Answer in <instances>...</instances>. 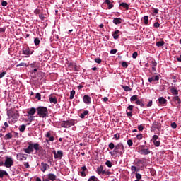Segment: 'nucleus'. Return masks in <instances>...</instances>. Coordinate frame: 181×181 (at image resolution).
Here are the masks:
<instances>
[{
	"label": "nucleus",
	"mask_w": 181,
	"mask_h": 181,
	"mask_svg": "<svg viewBox=\"0 0 181 181\" xmlns=\"http://www.w3.org/2000/svg\"><path fill=\"white\" fill-rule=\"evenodd\" d=\"M25 129H26V125L23 124V125H21V126L19 127V131H20L21 132H25Z\"/></svg>",
	"instance_id": "c85d7f7f"
},
{
	"label": "nucleus",
	"mask_w": 181,
	"mask_h": 181,
	"mask_svg": "<svg viewBox=\"0 0 181 181\" xmlns=\"http://www.w3.org/2000/svg\"><path fill=\"white\" fill-rule=\"evenodd\" d=\"M132 57H133V59H136V57H138V52H134L132 54Z\"/></svg>",
	"instance_id": "3c124183"
},
{
	"label": "nucleus",
	"mask_w": 181,
	"mask_h": 181,
	"mask_svg": "<svg viewBox=\"0 0 181 181\" xmlns=\"http://www.w3.org/2000/svg\"><path fill=\"white\" fill-rule=\"evenodd\" d=\"M52 153L54 154V159H62L63 158V151L59 150L57 152L56 151H53Z\"/></svg>",
	"instance_id": "0eeeda50"
},
{
	"label": "nucleus",
	"mask_w": 181,
	"mask_h": 181,
	"mask_svg": "<svg viewBox=\"0 0 181 181\" xmlns=\"http://www.w3.org/2000/svg\"><path fill=\"white\" fill-rule=\"evenodd\" d=\"M101 175H111V173L107 170H103Z\"/></svg>",
	"instance_id": "79ce46f5"
},
{
	"label": "nucleus",
	"mask_w": 181,
	"mask_h": 181,
	"mask_svg": "<svg viewBox=\"0 0 181 181\" xmlns=\"http://www.w3.org/2000/svg\"><path fill=\"white\" fill-rule=\"evenodd\" d=\"M23 53L25 56H29V54H30V51L29 50V48H25V49L23 50Z\"/></svg>",
	"instance_id": "bb28decb"
},
{
	"label": "nucleus",
	"mask_w": 181,
	"mask_h": 181,
	"mask_svg": "<svg viewBox=\"0 0 181 181\" xmlns=\"http://www.w3.org/2000/svg\"><path fill=\"white\" fill-rule=\"evenodd\" d=\"M13 136L11 133H8L5 135L4 139H11Z\"/></svg>",
	"instance_id": "f704fd0d"
},
{
	"label": "nucleus",
	"mask_w": 181,
	"mask_h": 181,
	"mask_svg": "<svg viewBox=\"0 0 181 181\" xmlns=\"http://www.w3.org/2000/svg\"><path fill=\"white\" fill-rule=\"evenodd\" d=\"M34 43L35 46H39V45H40V40H39V38H35L34 40Z\"/></svg>",
	"instance_id": "c9c22d12"
},
{
	"label": "nucleus",
	"mask_w": 181,
	"mask_h": 181,
	"mask_svg": "<svg viewBox=\"0 0 181 181\" xmlns=\"http://www.w3.org/2000/svg\"><path fill=\"white\" fill-rule=\"evenodd\" d=\"M87 115H88V110H85L83 111V113H81V115H79L80 118H86V117H87Z\"/></svg>",
	"instance_id": "4be33fe9"
},
{
	"label": "nucleus",
	"mask_w": 181,
	"mask_h": 181,
	"mask_svg": "<svg viewBox=\"0 0 181 181\" xmlns=\"http://www.w3.org/2000/svg\"><path fill=\"white\" fill-rule=\"evenodd\" d=\"M16 67H28V65L26 64V63L21 62V63L17 64Z\"/></svg>",
	"instance_id": "72a5a7b5"
},
{
	"label": "nucleus",
	"mask_w": 181,
	"mask_h": 181,
	"mask_svg": "<svg viewBox=\"0 0 181 181\" xmlns=\"http://www.w3.org/2000/svg\"><path fill=\"white\" fill-rule=\"evenodd\" d=\"M105 165H106V166H107V168H112V163L110 160H107L105 162Z\"/></svg>",
	"instance_id": "4c0bfd02"
},
{
	"label": "nucleus",
	"mask_w": 181,
	"mask_h": 181,
	"mask_svg": "<svg viewBox=\"0 0 181 181\" xmlns=\"http://www.w3.org/2000/svg\"><path fill=\"white\" fill-rule=\"evenodd\" d=\"M7 115L10 118L11 117L13 118V119H15V118H16V117H18V114L15 115V114H13V112H7Z\"/></svg>",
	"instance_id": "412c9836"
},
{
	"label": "nucleus",
	"mask_w": 181,
	"mask_h": 181,
	"mask_svg": "<svg viewBox=\"0 0 181 181\" xmlns=\"http://www.w3.org/2000/svg\"><path fill=\"white\" fill-rule=\"evenodd\" d=\"M173 101H174L177 107H179V105H180L181 100H180V98H179V96L177 95L174 96L173 98Z\"/></svg>",
	"instance_id": "ddd939ff"
},
{
	"label": "nucleus",
	"mask_w": 181,
	"mask_h": 181,
	"mask_svg": "<svg viewBox=\"0 0 181 181\" xmlns=\"http://www.w3.org/2000/svg\"><path fill=\"white\" fill-rule=\"evenodd\" d=\"M136 178L137 180H141L142 179V175L138 173H136Z\"/></svg>",
	"instance_id": "37998d69"
},
{
	"label": "nucleus",
	"mask_w": 181,
	"mask_h": 181,
	"mask_svg": "<svg viewBox=\"0 0 181 181\" xmlns=\"http://www.w3.org/2000/svg\"><path fill=\"white\" fill-rule=\"evenodd\" d=\"M142 134H139L136 135V138L137 139H139V141H141V139H142Z\"/></svg>",
	"instance_id": "603ef678"
},
{
	"label": "nucleus",
	"mask_w": 181,
	"mask_h": 181,
	"mask_svg": "<svg viewBox=\"0 0 181 181\" xmlns=\"http://www.w3.org/2000/svg\"><path fill=\"white\" fill-rule=\"evenodd\" d=\"M170 92H171V94H173V95H177V94H179V90L175 89V87H172L170 88Z\"/></svg>",
	"instance_id": "6ab92c4d"
},
{
	"label": "nucleus",
	"mask_w": 181,
	"mask_h": 181,
	"mask_svg": "<svg viewBox=\"0 0 181 181\" xmlns=\"http://www.w3.org/2000/svg\"><path fill=\"white\" fill-rule=\"evenodd\" d=\"M103 169L104 166L100 165L96 170V173H98V175H102Z\"/></svg>",
	"instance_id": "a211bd4d"
},
{
	"label": "nucleus",
	"mask_w": 181,
	"mask_h": 181,
	"mask_svg": "<svg viewBox=\"0 0 181 181\" xmlns=\"http://www.w3.org/2000/svg\"><path fill=\"white\" fill-rule=\"evenodd\" d=\"M37 115L40 117V118H45L47 117V107H39L37 109Z\"/></svg>",
	"instance_id": "7ed1b4c3"
},
{
	"label": "nucleus",
	"mask_w": 181,
	"mask_h": 181,
	"mask_svg": "<svg viewBox=\"0 0 181 181\" xmlns=\"http://www.w3.org/2000/svg\"><path fill=\"white\" fill-rule=\"evenodd\" d=\"M137 105H140V107H144V102H142V100H137L135 103Z\"/></svg>",
	"instance_id": "cd10ccee"
},
{
	"label": "nucleus",
	"mask_w": 181,
	"mask_h": 181,
	"mask_svg": "<svg viewBox=\"0 0 181 181\" xmlns=\"http://www.w3.org/2000/svg\"><path fill=\"white\" fill-rule=\"evenodd\" d=\"M28 119L30 121V122H32V121H35V116H30Z\"/></svg>",
	"instance_id": "09e8293b"
},
{
	"label": "nucleus",
	"mask_w": 181,
	"mask_h": 181,
	"mask_svg": "<svg viewBox=\"0 0 181 181\" xmlns=\"http://www.w3.org/2000/svg\"><path fill=\"white\" fill-rule=\"evenodd\" d=\"M144 25H148L149 22V17L148 16H144Z\"/></svg>",
	"instance_id": "2f4dec72"
},
{
	"label": "nucleus",
	"mask_w": 181,
	"mask_h": 181,
	"mask_svg": "<svg viewBox=\"0 0 181 181\" xmlns=\"http://www.w3.org/2000/svg\"><path fill=\"white\" fill-rule=\"evenodd\" d=\"M16 158L18 160H20V162H23V160H26V159H28V155L24 154L23 153H18L16 155Z\"/></svg>",
	"instance_id": "423d86ee"
},
{
	"label": "nucleus",
	"mask_w": 181,
	"mask_h": 181,
	"mask_svg": "<svg viewBox=\"0 0 181 181\" xmlns=\"http://www.w3.org/2000/svg\"><path fill=\"white\" fill-rule=\"evenodd\" d=\"M139 153L140 155H149L151 150H149V148H140Z\"/></svg>",
	"instance_id": "9b49d317"
},
{
	"label": "nucleus",
	"mask_w": 181,
	"mask_h": 181,
	"mask_svg": "<svg viewBox=\"0 0 181 181\" xmlns=\"http://www.w3.org/2000/svg\"><path fill=\"white\" fill-rule=\"evenodd\" d=\"M76 94V91L74 90H72L70 93V100H73V98H74V95Z\"/></svg>",
	"instance_id": "473e14b6"
},
{
	"label": "nucleus",
	"mask_w": 181,
	"mask_h": 181,
	"mask_svg": "<svg viewBox=\"0 0 181 181\" xmlns=\"http://www.w3.org/2000/svg\"><path fill=\"white\" fill-rule=\"evenodd\" d=\"M4 166L6 168H12L13 166V158L12 157H7L4 162Z\"/></svg>",
	"instance_id": "39448f33"
},
{
	"label": "nucleus",
	"mask_w": 181,
	"mask_h": 181,
	"mask_svg": "<svg viewBox=\"0 0 181 181\" xmlns=\"http://www.w3.org/2000/svg\"><path fill=\"white\" fill-rule=\"evenodd\" d=\"M127 145L129 146H132V145H134V143L132 142V140L129 139L127 141Z\"/></svg>",
	"instance_id": "49530a36"
},
{
	"label": "nucleus",
	"mask_w": 181,
	"mask_h": 181,
	"mask_svg": "<svg viewBox=\"0 0 181 181\" xmlns=\"http://www.w3.org/2000/svg\"><path fill=\"white\" fill-rule=\"evenodd\" d=\"M153 81H159V76L156 75L155 76H153Z\"/></svg>",
	"instance_id": "8fccbe9b"
},
{
	"label": "nucleus",
	"mask_w": 181,
	"mask_h": 181,
	"mask_svg": "<svg viewBox=\"0 0 181 181\" xmlns=\"http://www.w3.org/2000/svg\"><path fill=\"white\" fill-rule=\"evenodd\" d=\"M119 6H122V8H124V9H127V11L129 9V5H128L127 3H121Z\"/></svg>",
	"instance_id": "5701e85b"
},
{
	"label": "nucleus",
	"mask_w": 181,
	"mask_h": 181,
	"mask_svg": "<svg viewBox=\"0 0 181 181\" xmlns=\"http://www.w3.org/2000/svg\"><path fill=\"white\" fill-rule=\"evenodd\" d=\"M45 137L48 138V139H46V142L47 143L53 142V141H54V137L52 136V133H50V132H47V134H45Z\"/></svg>",
	"instance_id": "1a4fd4ad"
},
{
	"label": "nucleus",
	"mask_w": 181,
	"mask_h": 181,
	"mask_svg": "<svg viewBox=\"0 0 181 181\" xmlns=\"http://www.w3.org/2000/svg\"><path fill=\"white\" fill-rule=\"evenodd\" d=\"M163 45H165V42L163 41H158L156 42V46H158V47H162Z\"/></svg>",
	"instance_id": "7c9ffc66"
},
{
	"label": "nucleus",
	"mask_w": 181,
	"mask_h": 181,
	"mask_svg": "<svg viewBox=\"0 0 181 181\" xmlns=\"http://www.w3.org/2000/svg\"><path fill=\"white\" fill-rule=\"evenodd\" d=\"M113 23H115V25H119L121 23V18H114Z\"/></svg>",
	"instance_id": "b1692460"
},
{
	"label": "nucleus",
	"mask_w": 181,
	"mask_h": 181,
	"mask_svg": "<svg viewBox=\"0 0 181 181\" xmlns=\"http://www.w3.org/2000/svg\"><path fill=\"white\" fill-rule=\"evenodd\" d=\"M105 4L108 6V9H112V8H114V4L111 3V1L105 0Z\"/></svg>",
	"instance_id": "aec40b11"
},
{
	"label": "nucleus",
	"mask_w": 181,
	"mask_h": 181,
	"mask_svg": "<svg viewBox=\"0 0 181 181\" xmlns=\"http://www.w3.org/2000/svg\"><path fill=\"white\" fill-rule=\"evenodd\" d=\"M127 110H129V111H132V110H134V105H130L128 106Z\"/></svg>",
	"instance_id": "bf43d9fd"
},
{
	"label": "nucleus",
	"mask_w": 181,
	"mask_h": 181,
	"mask_svg": "<svg viewBox=\"0 0 181 181\" xmlns=\"http://www.w3.org/2000/svg\"><path fill=\"white\" fill-rule=\"evenodd\" d=\"M47 169H50V166L49 165V164L45 163L43 162L41 163V172H43L45 173V172L47 171Z\"/></svg>",
	"instance_id": "9d476101"
},
{
	"label": "nucleus",
	"mask_w": 181,
	"mask_h": 181,
	"mask_svg": "<svg viewBox=\"0 0 181 181\" xmlns=\"http://www.w3.org/2000/svg\"><path fill=\"white\" fill-rule=\"evenodd\" d=\"M87 167L85 165L79 168V175L82 176V177H86L87 176Z\"/></svg>",
	"instance_id": "6e6552de"
},
{
	"label": "nucleus",
	"mask_w": 181,
	"mask_h": 181,
	"mask_svg": "<svg viewBox=\"0 0 181 181\" xmlns=\"http://www.w3.org/2000/svg\"><path fill=\"white\" fill-rule=\"evenodd\" d=\"M74 124H76V121L73 119L64 121L61 123V127L62 128H70V127L74 125Z\"/></svg>",
	"instance_id": "20e7f679"
},
{
	"label": "nucleus",
	"mask_w": 181,
	"mask_h": 181,
	"mask_svg": "<svg viewBox=\"0 0 181 181\" xmlns=\"http://www.w3.org/2000/svg\"><path fill=\"white\" fill-rule=\"evenodd\" d=\"M159 26H160V24L158 22L154 23V28H159Z\"/></svg>",
	"instance_id": "338daca9"
},
{
	"label": "nucleus",
	"mask_w": 181,
	"mask_h": 181,
	"mask_svg": "<svg viewBox=\"0 0 181 181\" xmlns=\"http://www.w3.org/2000/svg\"><path fill=\"white\" fill-rule=\"evenodd\" d=\"M108 146L111 150L114 149V148H115V145L114 144V143H110Z\"/></svg>",
	"instance_id": "a18cd8bd"
},
{
	"label": "nucleus",
	"mask_w": 181,
	"mask_h": 181,
	"mask_svg": "<svg viewBox=\"0 0 181 181\" xmlns=\"http://www.w3.org/2000/svg\"><path fill=\"white\" fill-rule=\"evenodd\" d=\"M166 101H167L166 99H165V98H163V97L158 99L159 104H161V105L166 104Z\"/></svg>",
	"instance_id": "a878e982"
},
{
	"label": "nucleus",
	"mask_w": 181,
	"mask_h": 181,
	"mask_svg": "<svg viewBox=\"0 0 181 181\" xmlns=\"http://www.w3.org/2000/svg\"><path fill=\"white\" fill-rule=\"evenodd\" d=\"M27 114L29 116L35 115V114H36V109L35 107H31L28 110Z\"/></svg>",
	"instance_id": "4468645a"
},
{
	"label": "nucleus",
	"mask_w": 181,
	"mask_h": 181,
	"mask_svg": "<svg viewBox=\"0 0 181 181\" xmlns=\"http://www.w3.org/2000/svg\"><path fill=\"white\" fill-rule=\"evenodd\" d=\"M47 177H48V179L52 181H54L56 179H57V177L54 173H49L47 175Z\"/></svg>",
	"instance_id": "2eb2a0df"
},
{
	"label": "nucleus",
	"mask_w": 181,
	"mask_h": 181,
	"mask_svg": "<svg viewBox=\"0 0 181 181\" xmlns=\"http://www.w3.org/2000/svg\"><path fill=\"white\" fill-rule=\"evenodd\" d=\"M88 181H98V178H97L94 175H92L90 177V178L88 180Z\"/></svg>",
	"instance_id": "c756f323"
},
{
	"label": "nucleus",
	"mask_w": 181,
	"mask_h": 181,
	"mask_svg": "<svg viewBox=\"0 0 181 181\" xmlns=\"http://www.w3.org/2000/svg\"><path fill=\"white\" fill-rule=\"evenodd\" d=\"M138 129L139 131H144V126H142L141 124L138 126Z\"/></svg>",
	"instance_id": "680f3d73"
},
{
	"label": "nucleus",
	"mask_w": 181,
	"mask_h": 181,
	"mask_svg": "<svg viewBox=\"0 0 181 181\" xmlns=\"http://www.w3.org/2000/svg\"><path fill=\"white\" fill-rule=\"evenodd\" d=\"M176 127H177V125L176 124V122L171 123L172 128H173L175 129L176 128Z\"/></svg>",
	"instance_id": "052dcab7"
},
{
	"label": "nucleus",
	"mask_w": 181,
	"mask_h": 181,
	"mask_svg": "<svg viewBox=\"0 0 181 181\" xmlns=\"http://www.w3.org/2000/svg\"><path fill=\"white\" fill-rule=\"evenodd\" d=\"M153 144L155 145V146H160V141H153Z\"/></svg>",
	"instance_id": "a19ab883"
},
{
	"label": "nucleus",
	"mask_w": 181,
	"mask_h": 181,
	"mask_svg": "<svg viewBox=\"0 0 181 181\" xmlns=\"http://www.w3.org/2000/svg\"><path fill=\"white\" fill-rule=\"evenodd\" d=\"M8 175V173L4 170H0V178L2 179L4 176H6Z\"/></svg>",
	"instance_id": "393cba45"
},
{
	"label": "nucleus",
	"mask_w": 181,
	"mask_h": 181,
	"mask_svg": "<svg viewBox=\"0 0 181 181\" xmlns=\"http://www.w3.org/2000/svg\"><path fill=\"white\" fill-rule=\"evenodd\" d=\"M158 139H159V136L154 135V136H153L151 141H152V142H155V141H158Z\"/></svg>",
	"instance_id": "58836bf2"
},
{
	"label": "nucleus",
	"mask_w": 181,
	"mask_h": 181,
	"mask_svg": "<svg viewBox=\"0 0 181 181\" xmlns=\"http://www.w3.org/2000/svg\"><path fill=\"white\" fill-rule=\"evenodd\" d=\"M112 35L113 36V39H117L119 38V30H116L115 32L112 33Z\"/></svg>",
	"instance_id": "dca6fc26"
},
{
	"label": "nucleus",
	"mask_w": 181,
	"mask_h": 181,
	"mask_svg": "<svg viewBox=\"0 0 181 181\" xmlns=\"http://www.w3.org/2000/svg\"><path fill=\"white\" fill-rule=\"evenodd\" d=\"M131 170H132V173H135L136 172V167H135L134 165H132Z\"/></svg>",
	"instance_id": "c03bdc74"
},
{
	"label": "nucleus",
	"mask_w": 181,
	"mask_h": 181,
	"mask_svg": "<svg viewBox=\"0 0 181 181\" xmlns=\"http://www.w3.org/2000/svg\"><path fill=\"white\" fill-rule=\"evenodd\" d=\"M113 152L118 155V156H122L124 152H125V148L124 147V144H122V143L117 144L115 146Z\"/></svg>",
	"instance_id": "f03ea898"
},
{
	"label": "nucleus",
	"mask_w": 181,
	"mask_h": 181,
	"mask_svg": "<svg viewBox=\"0 0 181 181\" xmlns=\"http://www.w3.org/2000/svg\"><path fill=\"white\" fill-rule=\"evenodd\" d=\"M42 95H40V93H36L35 98H37V100H41Z\"/></svg>",
	"instance_id": "4d7b16f0"
},
{
	"label": "nucleus",
	"mask_w": 181,
	"mask_h": 181,
	"mask_svg": "<svg viewBox=\"0 0 181 181\" xmlns=\"http://www.w3.org/2000/svg\"><path fill=\"white\" fill-rule=\"evenodd\" d=\"M49 102L52 104H57V98L56 97H53L52 95H49Z\"/></svg>",
	"instance_id": "f3484780"
},
{
	"label": "nucleus",
	"mask_w": 181,
	"mask_h": 181,
	"mask_svg": "<svg viewBox=\"0 0 181 181\" xmlns=\"http://www.w3.org/2000/svg\"><path fill=\"white\" fill-rule=\"evenodd\" d=\"M83 103L85 104H87L89 105V104H91V97L88 96V95H85L83 96Z\"/></svg>",
	"instance_id": "f8f14e48"
},
{
	"label": "nucleus",
	"mask_w": 181,
	"mask_h": 181,
	"mask_svg": "<svg viewBox=\"0 0 181 181\" xmlns=\"http://www.w3.org/2000/svg\"><path fill=\"white\" fill-rule=\"evenodd\" d=\"M5 32V28H0V33H4Z\"/></svg>",
	"instance_id": "774afa93"
},
{
	"label": "nucleus",
	"mask_w": 181,
	"mask_h": 181,
	"mask_svg": "<svg viewBox=\"0 0 181 181\" xmlns=\"http://www.w3.org/2000/svg\"><path fill=\"white\" fill-rule=\"evenodd\" d=\"M117 53V49H111L110 50V54H115Z\"/></svg>",
	"instance_id": "69168bd1"
},
{
	"label": "nucleus",
	"mask_w": 181,
	"mask_h": 181,
	"mask_svg": "<svg viewBox=\"0 0 181 181\" xmlns=\"http://www.w3.org/2000/svg\"><path fill=\"white\" fill-rule=\"evenodd\" d=\"M151 63L153 67H156V66H158V63H156L155 61H152Z\"/></svg>",
	"instance_id": "e2e57ef3"
},
{
	"label": "nucleus",
	"mask_w": 181,
	"mask_h": 181,
	"mask_svg": "<svg viewBox=\"0 0 181 181\" xmlns=\"http://www.w3.org/2000/svg\"><path fill=\"white\" fill-rule=\"evenodd\" d=\"M131 101H137L138 100V95H134L133 96L131 97L130 98Z\"/></svg>",
	"instance_id": "e433bc0d"
},
{
	"label": "nucleus",
	"mask_w": 181,
	"mask_h": 181,
	"mask_svg": "<svg viewBox=\"0 0 181 181\" xmlns=\"http://www.w3.org/2000/svg\"><path fill=\"white\" fill-rule=\"evenodd\" d=\"M152 104H153L152 100H150V101L148 102V103L147 104L146 107H152Z\"/></svg>",
	"instance_id": "0e129e2a"
},
{
	"label": "nucleus",
	"mask_w": 181,
	"mask_h": 181,
	"mask_svg": "<svg viewBox=\"0 0 181 181\" xmlns=\"http://www.w3.org/2000/svg\"><path fill=\"white\" fill-rule=\"evenodd\" d=\"M119 137H120L119 134H114V138L116 139V141H118V139H119Z\"/></svg>",
	"instance_id": "864d4df0"
},
{
	"label": "nucleus",
	"mask_w": 181,
	"mask_h": 181,
	"mask_svg": "<svg viewBox=\"0 0 181 181\" xmlns=\"http://www.w3.org/2000/svg\"><path fill=\"white\" fill-rule=\"evenodd\" d=\"M33 149L35 151H40V145H39V143H29L28 148L24 149V152L25 153H32L33 152Z\"/></svg>",
	"instance_id": "f257e3e1"
},
{
	"label": "nucleus",
	"mask_w": 181,
	"mask_h": 181,
	"mask_svg": "<svg viewBox=\"0 0 181 181\" xmlns=\"http://www.w3.org/2000/svg\"><path fill=\"white\" fill-rule=\"evenodd\" d=\"M6 74V72L3 71L1 74H0V78H3V77H5Z\"/></svg>",
	"instance_id": "13d9d810"
},
{
	"label": "nucleus",
	"mask_w": 181,
	"mask_h": 181,
	"mask_svg": "<svg viewBox=\"0 0 181 181\" xmlns=\"http://www.w3.org/2000/svg\"><path fill=\"white\" fill-rule=\"evenodd\" d=\"M122 88L124 90V91H131V88L128 86H123Z\"/></svg>",
	"instance_id": "ea45409f"
},
{
	"label": "nucleus",
	"mask_w": 181,
	"mask_h": 181,
	"mask_svg": "<svg viewBox=\"0 0 181 181\" xmlns=\"http://www.w3.org/2000/svg\"><path fill=\"white\" fill-rule=\"evenodd\" d=\"M2 6H6L8 5V2L6 1H1Z\"/></svg>",
	"instance_id": "6e6d98bb"
},
{
	"label": "nucleus",
	"mask_w": 181,
	"mask_h": 181,
	"mask_svg": "<svg viewBox=\"0 0 181 181\" xmlns=\"http://www.w3.org/2000/svg\"><path fill=\"white\" fill-rule=\"evenodd\" d=\"M95 63H98V64H100L101 63V59L96 58V59H95Z\"/></svg>",
	"instance_id": "5fc2aeb1"
},
{
	"label": "nucleus",
	"mask_w": 181,
	"mask_h": 181,
	"mask_svg": "<svg viewBox=\"0 0 181 181\" xmlns=\"http://www.w3.org/2000/svg\"><path fill=\"white\" fill-rule=\"evenodd\" d=\"M122 67H124V69H127V67H128V64L127 63V62H124L122 63Z\"/></svg>",
	"instance_id": "de8ad7c7"
}]
</instances>
